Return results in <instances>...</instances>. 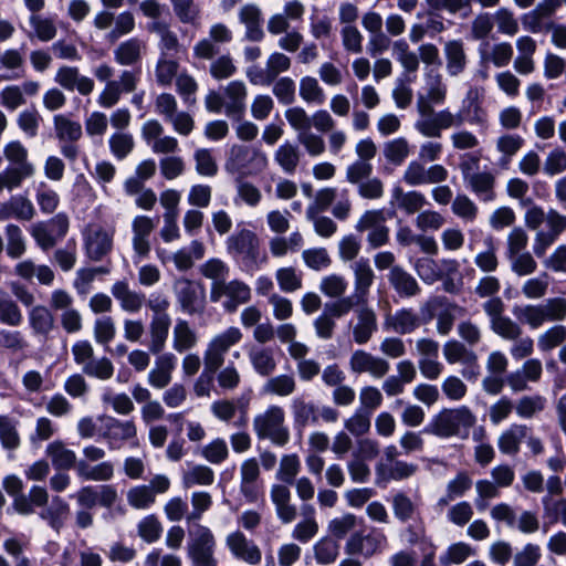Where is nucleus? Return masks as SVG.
<instances>
[{
	"instance_id": "1",
	"label": "nucleus",
	"mask_w": 566,
	"mask_h": 566,
	"mask_svg": "<svg viewBox=\"0 0 566 566\" xmlns=\"http://www.w3.org/2000/svg\"><path fill=\"white\" fill-rule=\"evenodd\" d=\"M226 244L228 253L241 264L244 272L253 273L266 262V256L260 249L259 237L249 229L235 231L228 237Z\"/></svg>"
},
{
	"instance_id": "2",
	"label": "nucleus",
	"mask_w": 566,
	"mask_h": 566,
	"mask_svg": "<svg viewBox=\"0 0 566 566\" xmlns=\"http://www.w3.org/2000/svg\"><path fill=\"white\" fill-rule=\"evenodd\" d=\"M475 422L474 413L467 406L442 409L432 419L429 431L441 438H465Z\"/></svg>"
},
{
	"instance_id": "3",
	"label": "nucleus",
	"mask_w": 566,
	"mask_h": 566,
	"mask_svg": "<svg viewBox=\"0 0 566 566\" xmlns=\"http://www.w3.org/2000/svg\"><path fill=\"white\" fill-rule=\"evenodd\" d=\"M463 123V114L452 113L449 108L436 112L433 107L422 102L419 118L415 127L424 137L439 138L441 137L442 130L451 127H460Z\"/></svg>"
},
{
	"instance_id": "4",
	"label": "nucleus",
	"mask_w": 566,
	"mask_h": 566,
	"mask_svg": "<svg viewBox=\"0 0 566 566\" xmlns=\"http://www.w3.org/2000/svg\"><path fill=\"white\" fill-rule=\"evenodd\" d=\"M253 429L259 439H269L283 447L290 441V430L285 426V411L276 405L269 406L253 419Z\"/></svg>"
},
{
	"instance_id": "5",
	"label": "nucleus",
	"mask_w": 566,
	"mask_h": 566,
	"mask_svg": "<svg viewBox=\"0 0 566 566\" xmlns=\"http://www.w3.org/2000/svg\"><path fill=\"white\" fill-rule=\"evenodd\" d=\"M269 158L264 151L258 148L249 149L243 145H233L224 168L230 174L241 177L254 176L266 169Z\"/></svg>"
},
{
	"instance_id": "6",
	"label": "nucleus",
	"mask_w": 566,
	"mask_h": 566,
	"mask_svg": "<svg viewBox=\"0 0 566 566\" xmlns=\"http://www.w3.org/2000/svg\"><path fill=\"white\" fill-rule=\"evenodd\" d=\"M242 338L243 334L237 326H230L214 334L203 350V366L211 370H219L226 361L228 352Z\"/></svg>"
},
{
	"instance_id": "7",
	"label": "nucleus",
	"mask_w": 566,
	"mask_h": 566,
	"mask_svg": "<svg viewBox=\"0 0 566 566\" xmlns=\"http://www.w3.org/2000/svg\"><path fill=\"white\" fill-rule=\"evenodd\" d=\"M187 554L192 566H218L214 558L216 538L211 530L197 524L189 531Z\"/></svg>"
},
{
	"instance_id": "8",
	"label": "nucleus",
	"mask_w": 566,
	"mask_h": 566,
	"mask_svg": "<svg viewBox=\"0 0 566 566\" xmlns=\"http://www.w3.org/2000/svg\"><path fill=\"white\" fill-rule=\"evenodd\" d=\"M251 296V287L245 282L237 279L211 284L210 287V301L220 303L227 313H234L240 305L249 303Z\"/></svg>"
},
{
	"instance_id": "9",
	"label": "nucleus",
	"mask_w": 566,
	"mask_h": 566,
	"mask_svg": "<svg viewBox=\"0 0 566 566\" xmlns=\"http://www.w3.org/2000/svg\"><path fill=\"white\" fill-rule=\"evenodd\" d=\"M82 234L86 255L91 260L101 261L112 251L114 229L98 223H90Z\"/></svg>"
},
{
	"instance_id": "10",
	"label": "nucleus",
	"mask_w": 566,
	"mask_h": 566,
	"mask_svg": "<svg viewBox=\"0 0 566 566\" xmlns=\"http://www.w3.org/2000/svg\"><path fill=\"white\" fill-rule=\"evenodd\" d=\"M388 212L385 209L366 211L356 224L357 231H367V242L371 249L385 245L388 241V228L386 226Z\"/></svg>"
},
{
	"instance_id": "11",
	"label": "nucleus",
	"mask_w": 566,
	"mask_h": 566,
	"mask_svg": "<svg viewBox=\"0 0 566 566\" xmlns=\"http://www.w3.org/2000/svg\"><path fill=\"white\" fill-rule=\"evenodd\" d=\"M139 82V73L124 70L118 80L105 84L97 96V104L103 108H112L122 98L123 94L132 93L136 90Z\"/></svg>"
},
{
	"instance_id": "12",
	"label": "nucleus",
	"mask_w": 566,
	"mask_h": 566,
	"mask_svg": "<svg viewBox=\"0 0 566 566\" xmlns=\"http://www.w3.org/2000/svg\"><path fill=\"white\" fill-rule=\"evenodd\" d=\"M98 420L103 423L102 437L111 450L119 449L124 442L137 438V428L133 420H120L112 416H101Z\"/></svg>"
},
{
	"instance_id": "13",
	"label": "nucleus",
	"mask_w": 566,
	"mask_h": 566,
	"mask_svg": "<svg viewBox=\"0 0 566 566\" xmlns=\"http://www.w3.org/2000/svg\"><path fill=\"white\" fill-rule=\"evenodd\" d=\"M233 33L224 23H213L209 28L208 36L193 45V55L201 60H212L220 51V45L232 41Z\"/></svg>"
},
{
	"instance_id": "14",
	"label": "nucleus",
	"mask_w": 566,
	"mask_h": 566,
	"mask_svg": "<svg viewBox=\"0 0 566 566\" xmlns=\"http://www.w3.org/2000/svg\"><path fill=\"white\" fill-rule=\"evenodd\" d=\"M443 356L446 360L453 364H461L463 366L462 376L467 379H475L480 374V366L478 363V355L463 343L459 340H448L443 345Z\"/></svg>"
},
{
	"instance_id": "15",
	"label": "nucleus",
	"mask_w": 566,
	"mask_h": 566,
	"mask_svg": "<svg viewBox=\"0 0 566 566\" xmlns=\"http://www.w3.org/2000/svg\"><path fill=\"white\" fill-rule=\"evenodd\" d=\"M172 290L185 313L193 315L202 312L205 293L201 286L187 277H178L174 282Z\"/></svg>"
},
{
	"instance_id": "16",
	"label": "nucleus",
	"mask_w": 566,
	"mask_h": 566,
	"mask_svg": "<svg viewBox=\"0 0 566 566\" xmlns=\"http://www.w3.org/2000/svg\"><path fill=\"white\" fill-rule=\"evenodd\" d=\"M226 546L231 555L248 565H259L262 559L260 547L243 532L237 530L226 536Z\"/></svg>"
},
{
	"instance_id": "17",
	"label": "nucleus",
	"mask_w": 566,
	"mask_h": 566,
	"mask_svg": "<svg viewBox=\"0 0 566 566\" xmlns=\"http://www.w3.org/2000/svg\"><path fill=\"white\" fill-rule=\"evenodd\" d=\"M156 228V222L147 216H137L133 219L132 222V244H133V262L134 264H139L142 261L148 258L150 253V242L149 237L154 229Z\"/></svg>"
},
{
	"instance_id": "18",
	"label": "nucleus",
	"mask_w": 566,
	"mask_h": 566,
	"mask_svg": "<svg viewBox=\"0 0 566 566\" xmlns=\"http://www.w3.org/2000/svg\"><path fill=\"white\" fill-rule=\"evenodd\" d=\"M385 543L386 536L375 530L367 534L354 532L345 543V553L368 558L379 553L384 548Z\"/></svg>"
},
{
	"instance_id": "19",
	"label": "nucleus",
	"mask_w": 566,
	"mask_h": 566,
	"mask_svg": "<svg viewBox=\"0 0 566 566\" xmlns=\"http://www.w3.org/2000/svg\"><path fill=\"white\" fill-rule=\"evenodd\" d=\"M426 307L430 317L437 318V332L442 336L448 335L452 331L457 313L464 311L444 296H436L429 300Z\"/></svg>"
},
{
	"instance_id": "20",
	"label": "nucleus",
	"mask_w": 566,
	"mask_h": 566,
	"mask_svg": "<svg viewBox=\"0 0 566 566\" xmlns=\"http://www.w3.org/2000/svg\"><path fill=\"white\" fill-rule=\"evenodd\" d=\"M54 82L66 91H77L81 95H90L94 90V81L80 73L76 66L62 65L57 69Z\"/></svg>"
},
{
	"instance_id": "21",
	"label": "nucleus",
	"mask_w": 566,
	"mask_h": 566,
	"mask_svg": "<svg viewBox=\"0 0 566 566\" xmlns=\"http://www.w3.org/2000/svg\"><path fill=\"white\" fill-rule=\"evenodd\" d=\"M290 484L275 483L270 489V499L275 507L277 518L283 524L292 523L297 516V510L291 503L292 493L289 488Z\"/></svg>"
},
{
	"instance_id": "22",
	"label": "nucleus",
	"mask_w": 566,
	"mask_h": 566,
	"mask_svg": "<svg viewBox=\"0 0 566 566\" xmlns=\"http://www.w3.org/2000/svg\"><path fill=\"white\" fill-rule=\"evenodd\" d=\"M176 365L177 357L172 353H159L155 359L154 367L148 373V384L156 389L167 387L172 379Z\"/></svg>"
},
{
	"instance_id": "23",
	"label": "nucleus",
	"mask_w": 566,
	"mask_h": 566,
	"mask_svg": "<svg viewBox=\"0 0 566 566\" xmlns=\"http://www.w3.org/2000/svg\"><path fill=\"white\" fill-rule=\"evenodd\" d=\"M224 113L228 117L240 118L245 111L247 86L242 81H232L223 87Z\"/></svg>"
},
{
	"instance_id": "24",
	"label": "nucleus",
	"mask_w": 566,
	"mask_h": 566,
	"mask_svg": "<svg viewBox=\"0 0 566 566\" xmlns=\"http://www.w3.org/2000/svg\"><path fill=\"white\" fill-rule=\"evenodd\" d=\"M34 216L35 208L32 201L25 196H12L9 200L0 203V221H6L10 218L30 221Z\"/></svg>"
},
{
	"instance_id": "25",
	"label": "nucleus",
	"mask_w": 566,
	"mask_h": 566,
	"mask_svg": "<svg viewBox=\"0 0 566 566\" xmlns=\"http://www.w3.org/2000/svg\"><path fill=\"white\" fill-rule=\"evenodd\" d=\"M146 51V43L138 38L120 42L114 50V60L122 66H134L140 63Z\"/></svg>"
},
{
	"instance_id": "26",
	"label": "nucleus",
	"mask_w": 566,
	"mask_h": 566,
	"mask_svg": "<svg viewBox=\"0 0 566 566\" xmlns=\"http://www.w3.org/2000/svg\"><path fill=\"white\" fill-rule=\"evenodd\" d=\"M3 155L13 164V169L31 178L35 174V166L28 159V149L20 140H11L3 147Z\"/></svg>"
},
{
	"instance_id": "27",
	"label": "nucleus",
	"mask_w": 566,
	"mask_h": 566,
	"mask_svg": "<svg viewBox=\"0 0 566 566\" xmlns=\"http://www.w3.org/2000/svg\"><path fill=\"white\" fill-rule=\"evenodd\" d=\"M446 56V69L450 76L455 77L464 72L468 64V57L462 40L447 41L443 48Z\"/></svg>"
},
{
	"instance_id": "28",
	"label": "nucleus",
	"mask_w": 566,
	"mask_h": 566,
	"mask_svg": "<svg viewBox=\"0 0 566 566\" xmlns=\"http://www.w3.org/2000/svg\"><path fill=\"white\" fill-rule=\"evenodd\" d=\"M248 358L253 370L262 377L272 375L276 369L274 352L270 347L252 345L248 350Z\"/></svg>"
},
{
	"instance_id": "29",
	"label": "nucleus",
	"mask_w": 566,
	"mask_h": 566,
	"mask_svg": "<svg viewBox=\"0 0 566 566\" xmlns=\"http://www.w3.org/2000/svg\"><path fill=\"white\" fill-rule=\"evenodd\" d=\"M350 268L355 276V293L353 295L357 303H363L374 282L373 269L368 259L365 258L356 260Z\"/></svg>"
},
{
	"instance_id": "30",
	"label": "nucleus",
	"mask_w": 566,
	"mask_h": 566,
	"mask_svg": "<svg viewBox=\"0 0 566 566\" xmlns=\"http://www.w3.org/2000/svg\"><path fill=\"white\" fill-rule=\"evenodd\" d=\"M113 296L119 302L120 308L128 313H137L142 310L145 295L129 289L127 282L118 281L112 286Z\"/></svg>"
},
{
	"instance_id": "31",
	"label": "nucleus",
	"mask_w": 566,
	"mask_h": 566,
	"mask_svg": "<svg viewBox=\"0 0 566 566\" xmlns=\"http://www.w3.org/2000/svg\"><path fill=\"white\" fill-rule=\"evenodd\" d=\"M350 367L355 373H369L374 377L384 376L388 369L384 359L374 357L364 350H356L352 355Z\"/></svg>"
},
{
	"instance_id": "32",
	"label": "nucleus",
	"mask_w": 566,
	"mask_h": 566,
	"mask_svg": "<svg viewBox=\"0 0 566 566\" xmlns=\"http://www.w3.org/2000/svg\"><path fill=\"white\" fill-rule=\"evenodd\" d=\"M303 520L297 522L292 531V538L301 543L310 542L318 533L315 509L311 504L301 507Z\"/></svg>"
},
{
	"instance_id": "33",
	"label": "nucleus",
	"mask_w": 566,
	"mask_h": 566,
	"mask_svg": "<svg viewBox=\"0 0 566 566\" xmlns=\"http://www.w3.org/2000/svg\"><path fill=\"white\" fill-rule=\"evenodd\" d=\"M171 318L169 315L153 316L149 324L148 349L151 354H159L166 346Z\"/></svg>"
},
{
	"instance_id": "34",
	"label": "nucleus",
	"mask_w": 566,
	"mask_h": 566,
	"mask_svg": "<svg viewBox=\"0 0 566 566\" xmlns=\"http://www.w3.org/2000/svg\"><path fill=\"white\" fill-rule=\"evenodd\" d=\"M273 159L284 174L294 175L301 160L300 148L290 140H285L274 151Z\"/></svg>"
},
{
	"instance_id": "35",
	"label": "nucleus",
	"mask_w": 566,
	"mask_h": 566,
	"mask_svg": "<svg viewBox=\"0 0 566 566\" xmlns=\"http://www.w3.org/2000/svg\"><path fill=\"white\" fill-rule=\"evenodd\" d=\"M197 344V332L186 319H177L172 328V348L181 354L193 349Z\"/></svg>"
},
{
	"instance_id": "36",
	"label": "nucleus",
	"mask_w": 566,
	"mask_h": 566,
	"mask_svg": "<svg viewBox=\"0 0 566 566\" xmlns=\"http://www.w3.org/2000/svg\"><path fill=\"white\" fill-rule=\"evenodd\" d=\"M528 428L524 424H512L499 437L497 447L503 454L515 455L522 441L527 438Z\"/></svg>"
},
{
	"instance_id": "37",
	"label": "nucleus",
	"mask_w": 566,
	"mask_h": 566,
	"mask_svg": "<svg viewBox=\"0 0 566 566\" xmlns=\"http://www.w3.org/2000/svg\"><path fill=\"white\" fill-rule=\"evenodd\" d=\"M45 454L50 458L53 467L59 470H69L76 463V454L69 449L62 440H54L45 448Z\"/></svg>"
},
{
	"instance_id": "38",
	"label": "nucleus",
	"mask_w": 566,
	"mask_h": 566,
	"mask_svg": "<svg viewBox=\"0 0 566 566\" xmlns=\"http://www.w3.org/2000/svg\"><path fill=\"white\" fill-rule=\"evenodd\" d=\"M513 314L520 323L531 329H538L547 323L542 303L514 306Z\"/></svg>"
},
{
	"instance_id": "39",
	"label": "nucleus",
	"mask_w": 566,
	"mask_h": 566,
	"mask_svg": "<svg viewBox=\"0 0 566 566\" xmlns=\"http://www.w3.org/2000/svg\"><path fill=\"white\" fill-rule=\"evenodd\" d=\"M70 514V505L61 496H54L51 504L45 507L40 516L55 531H60Z\"/></svg>"
},
{
	"instance_id": "40",
	"label": "nucleus",
	"mask_w": 566,
	"mask_h": 566,
	"mask_svg": "<svg viewBox=\"0 0 566 566\" xmlns=\"http://www.w3.org/2000/svg\"><path fill=\"white\" fill-rule=\"evenodd\" d=\"M291 411L294 424L298 428H304L311 423H316L318 420V410L316 406L311 401H306L302 397L292 399Z\"/></svg>"
},
{
	"instance_id": "41",
	"label": "nucleus",
	"mask_w": 566,
	"mask_h": 566,
	"mask_svg": "<svg viewBox=\"0 0 566 566\" xmlns=\"http://www.w3.org/2000/svg\"><path fill=\"white\" fill-rule=\"evenodd\" d=\"M4 491L13 499L12 506L19 514H28L30 512L27 502V494L23 493V481L15 474L7 475L2 481Z\"/></svg>"
},
{
	"instance_id": "42",
	"label": "nucleus",
	"mask_w": 566,
	"mask_h": 566,
	"mask_svg": "<svg viewBox=\"0 0 566 566\" xmlns=\"http://www.w3.org/2000/svg\"><path fill=\"white\" fill-rule=\"evenodd\" d=\"M53 126L56 138L60 142L75 143L83 135L82 125L77 120H73L64 114H57L53 117Z\"/></svg>"
},
{
	"instance_id": "43",
	"label": "nucleus",
	"mask_w": 566,
	"mask_h": 566,
	"mask_svg": "<svg viewBox=\"0 0 566 566\" xmlns=\"http://www.w3.org/2000/svg\"><path fill=\"white\" fill-rule=\"evenodd\" d=\"M28 321L34 335L46 336L54 327V316L44 305L33 306L28 313Z\"/></svg>"
},
{
	"instance_id": "44",
	"label": "nucleus",
	"mask_w": 566,
	"mask_h": 566,
	"mask_svg": "<svg viewBox=\"0 0 566 566\" xmlns=\"http://www.w3.org/2000/svg\"><path fill=\"white\" fill-rule=\"evenodd\" d=\"M377 329L376 315L369 308H360L357 312V323L353 329V337L357 344L367 343Z\"/></svg>"
},
{
	"instance_id": "45",
	"label": "nucleus",
	"mask_w": 566,
	"mask_h": 566,
	"mask_svg": "<svg viewBox=\"0 0 566 566\" xmlns=\"http://www.w3.org/2000/svg\"><path fill=\"white\" fill-rule=\"evenodd\" d=\"M481 59L486 63H491L495 67H506L513 57V46L509 42H497L489 48L481 50Z\"/></svg>"
},
{
	"instance_id": "46",
	"label": "nucleus",
	"mask_w": 566,
	"mask_h": 566,
	"mask_svg": "<svg viewBox=\"0 0 566 566\" xmlns=\"http://www.w3.org/2000/svg\"><path fill=\"white\" fill-rule=\"evenodd\" d=\"M23 321L22 312L11 295L0 289V323L11 327H18Z\"/></svg>"
},
{
	"instance_id": "47",
	"label": "nucleus",
	"mask_w": 566,
	"mask_h": 566,
	"mask_svg": "<svg viewBox=\"0 0 566 566\" xmlns=\"http://www.w3.org/2000/svg\"><path fill=\"white\" fill-rule=\"evenodd\" d=\"M473 193L483 201H492L495 198V177L489 171L476 172L465 181Z\"/></svg>"
},
{
	"instance_id": "48",
	"label": "nucleus",
	"mask_w": 566,
	"mask_h": 566,
	"mask_svg": "<svg viewBox=\"0 0 566 566\" xmlns=\"http://www.w3.org/2000/svg\"><path fill=\"white\" fill-rule=\"evenodd\" d=\"M472 486V479L465 471H460L452 480H450L446 488V495L439 499L438 505L447 506L451 501L457 497L463 496Z\"/></svg>"
},
{
	"instance_id": "49",
	"label": "nucleus",
	"mask_w": 566,
	"mask_h": 566,
	"mask_svg": "<svg viewBox=\"0 0 566 566\" xmlns=\"http://www.w3.org/2000/svg\"><path fill=\"white\" fill-rule=\"evenodd\" d=\"M0 444L8 451H14L21 446L18 421L8 415H0Z\"/></svg>"
},
{
	"instance_id": "50",
	"label": "nucleus",
	"mask_w": 566,
	"mask_h": 566,
	"mask_svg": "<svg viewBox=\"0 0 566 566\" xmlns=\"http://www.w3.org/2000/svg\"><path fill=\"white\" fill-rule=\"evenodd\" d=\"M298 94L306 104L322 105L326 99L325 91L318 80L311 75L300 80Z\"/></svg>"
},
{
	"instance_id": "51",
	"label": "nucleus",
	"mask_w": 566,
	"mask_h": 566,
	"mask_svg": "<svg viewBox=\"0 0 566 566\" xmlns=\"http://www.w3.org/2000/svg\"><path fill=\"white\" fill-rule=\"evenodd\" d=\"M462 107L459 114H463L464 122L469 120L472 124H481L485 120V112L482 107L480 94L476 88H470L467 92Z\"/></svg>"
},
{
	"instance_id": "52",
	"label": "nucleus",
	"mask_w": 566,
	"mask_h": 566,
	"mask_svg": "<svg viewBox=\"0 0 566 566\" xmlns=\"http://www.w3.org/2000/svg\"><path fill=\"white\" fill-rule=\"evenodd\" d=\"M296 389V381L292 375L281 374L270 377L262 386L264 395L287 397Z\"/></svg>"
},
{
	"instance_id": "53",
	"label": "nucleus",
	"mask_w": 566,
	"mask_h": 566,
	"mask_svg": "<svg viewBox=\"0 0 566 566\" xmlns=\"http://www.w3.org/2000/svg\"><path fill=\"white\" fill-rule=\"evenodd\" d=\"M313 552L318 565H331L339 555V543L331 536H324L314 544Z\"/></svg>"
},
{
	"instance_id": "54",
	"label": "nucleus",
	"mask_w": 566,
	"mask_h": 566,
	"mask_svg": "<svg viewBox=\"0 0 566 566\" xmlns=\"http://www.w3.org/2000/svg\"><path fill=\"white\" fill-rule=\"evenodd\" d=\"M214 482V472L211 468L203 464H195L182 474V485L186 489L208 486Z\"/></svg>"
},
{
	"instance_id": "55",
	"label": "nucleus",
	"mask_w": 566,
	"mask_h": 566,
	"mask_svg": "<svg viewBox=\"0 0 566 566\" xmlns=\"http://www.w3.org/2000/svg\"><path fill=\"white\" fill-rule=\"evenodd\" d=\"M566 342V326L555 324L541 333L537 337V347L542 353H549Z\"/></svg>"
},
{
	"instance_id": "56",
	"label": "nucleus",
	"mask_w": 566,
	"mask_h": 566,
	"mask_svg": "<svg viewBox=\"0 0 566 566\" xmlns=\"http://www.w3.org/2000/svg\"><path fill=\"white\" fill-rule=\"evenodd\" d=\"M108 147L117 160H123L133 151L135 140L128 132H115L108 138Z\"/></svg>"
},
{
	"instance_id": "57",
	"label": "nucleus",
	"mask_w": 566,
	"mask_h": 566,
	"mask_svg": "<svg viewBox=\"0 0 566 566\" xmlns=\"http://www.w3.org/2000/svg\"><path fill=\"white\" fill-rule=\"evenodd\" d=\"M243 178L241 177L235 181L234 203L243 202L251 208H255L262 200L261 190Z\"/></svg>"
},
{
	"instance_id": "58",
	"label": "nucleus",
	"mask_w": 566,
	"mask_h": 566,
	"mask_svg": "<svg viewBox=\"0 0 566 566\" xmlns=\"http://www.w3.org/2000/svg\"><path fill=\"white\" fill-rule=\"evenodd\" d=\"M7 254L11 259L21 258L27 251V242L22 230L17 224L6 227Z\"/></svg>"
},
{
	"instance_id": "59",
	"label": "nucleus",
	"mask_w": 566,
	"mask_h": 566,
	"mask_svg": "<svg viewBox=\"0 0 566 566\" xmlns=\"http://www.w3.org/2000/svg\"><path fill=\"white\" fill-rule=\"evenodd\" d=\"M170 3L179 22L195 25L200 20V8L195 0H170Z\"/></svg>"
},
{
	"instance_id": "60",
	"label": "nucleus",
	"mask_w": 566,
	"mask_h": 566,
	"mask_svg": "<svg viewBox=\"0 0 566 566\" xmlns=\"http://www.w3.org/2000/svg\"><path fill=\"white\" fill-rule=\"evenodd\" d=\"M126 497L127 503L136 510H148L156 502L154 490L146 484L130 488Z\"/></svg>"
},
{
	"instance_id": "61",
	"label": "nucleus",
	"mask_w": 566,
	"mask_h": 566,
	"mask_svg": "<svg viewBox=\"0 0 566 566\" xmlns=\"http://www.w3.org/2000/svg\"><path fill=\"white\" fill-rule=\"evenodd\" d=\"M199 272L206 279L211 280V284H217L227 281L230 268L221 259L211 258L200 265Z\"/></svg>"
},
{
	"instance_id": "62",
	"label": "nucleus",
	"mask_w": 566,
	"mask_h": 566,
	"mask_svg": "<svg viewBox=\"0 0 566 566\" xmlns=\"http://www.w3.org/2000/svg\"><path fill=\"white\" fill-rule=\"evenodd\" d=\"M301 471V460L295 453L284 454L279 464L275 478L276 480L292 484Z\"/></svg>"
},
{
	"instance_id": "63",
	"label": "nucleus",
	"mask_w": 566,
	"mask_h": 566,
	"mask_svg": "<svg viewBox=\"0 0 566 566\" xmlns=\"http://www.w3.org/2000/svg\"><path fill=\"white\" fill-rule=\"evenodd\" d=\"M395 197L399 208L408 214L421 212L420 210L428 205L426 197L419 191L403 192L401 189L395 190Z\"/></svg>"
},
{
	"instance_id": "64",
	"label": "nucleus",
	"mask_w": 566,
	"mask_h": 566,
	"mask_svg": "<svg viewBox=\"0 0 566 566\" xmlns=\"http://www.w3.org/2000/svg\"><path fill=\"white\" fill-rule=\"evenodd\" d=\"M29 541L23 536H11L4 539L3 549L13 559L15 566H31L30 559L23 552L28 547Z\"/></svg>"
}]
</instances>
